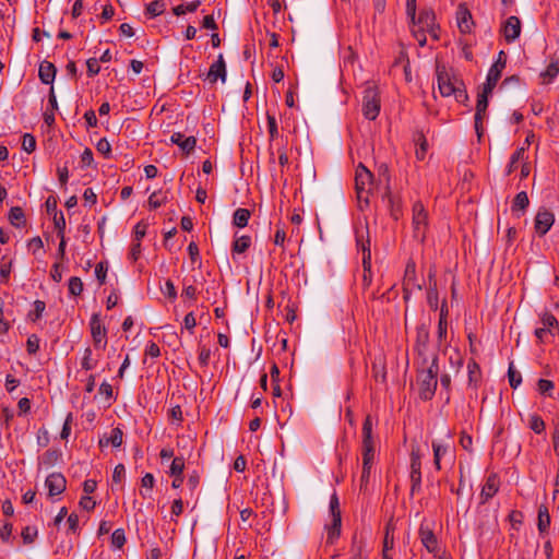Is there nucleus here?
Instances as JSON below:
<instances>
[{
    "label": "nucleus",
    "mask_w": 559,
    "mask_h": 559,
    "mask_svg": "<svg viewBox=\"0 0 559 559\" xmlns=\"http://www.w3.org/2000/svg\"><path fill=\"white\" fill-rule=\"evenodd\" d=\"M126 476V468L122 464H118L115 468H114V473H112V481L116 483V484H119Z\"/></svg>",
    "instance_id": "nucleus-61"
},
{
    "label": "nucleus",
    "mask_w": 559,
    "mask_h": 559,
    "mask_svg": "<svg viewBox=\"0 0 559 559\" xmlns=\"http://www.w3.org/2000/svg\"><path fill=\"white\" fill-rule=\"evenodd\" d=\"M36 536H37V530L34 527L26 526L22 531V538L25 544L33 543Z\"/></svg>",
    "instance_id": "nucleus-59"
},
{
    "label": "nucleus",
    "mask_w": 559,
    "mask_h": 559,
    "mask_svg": "<svg viewBox=\"0 0 559 559\" xmlns=\"http://www.w3.org/2000/svg\"><path fill=\"white\" fill-rule=\"evenodd\" d=\"M57 69L49 61H43L39 64L38 76L44 84H52Z\"/></svg>",
    "instance_id": "nucleus-23"
},
{
    "label": "nucleus",
    "mask_w": 559,
    "mask_h": 559,
    "mask_svg": "<svg viewBox=\"0 0 559 559\" xmlns=\"http://www.w3.org/2000/svg\"><path fill=\"white\" fill-rule=\"evenodd\" d=\"M96 148L97 151L105 155V156H108L111 152V145L110 143L107 141V139H100L97 144H96Z\"/></svg>",
    "instance_id": "nucleus-60"
},
{
    "label": "nucleus",
    "mask_w": 559,
    "mask_h": 559,
    "mask_svg": "<svg viewBox=\"0 0 559 559\" xmlns=\"http://www.w3.org/2000/svg\"><path fill=\"white\" fill-rule=\"evenodd\" d=\"M528 425H530V428L535 432V433H542L545 431V421L543 420V418L537 415V414H533L530 416V420H528Z\"/></svg>",
    "instance_id": "nucleus-37"
},
{
    "label": "nucleus",
    "mask_w": 559,
    "mask_h": 559,
    "mask_svg": "<svg viewBox=\"0 0 559 559\" xmlns=\"http://www.w3.org/2000/svg\"><path fill=\"white\" fill-rule=\"evenodd\" d=\"M126 543V535L122 528H117L111 534V544L116 548H121Z\"/></svg>",
    "instance_id": "nucleus-46"
},
{
    "label": "nucleus",
    "mask_w": 559,
    "mask_h": 559,
    "mask_svg": "<svg viewBox=\"0 0 559 559\" xmlns=\"http://www.w3.org/2000/svg\"><path fill=\"white\" fill-rule=\"evenodd\" d=\"M199 5H200L199 0L191 1L187 4H179L174 8V13L179 16V15H183L188 12H194L199 8Z\"/></svg>",
    "instance_id": "nucleus-38"
},
{
    "label": "nucleus",
    "mask_w": 559,
    "mask_h": 559,
    "mask_svg": "<svg viewBox=\"0 0 559 559\" xmlns=\"http://www.w3.org/2000/svg\"><path fill=\"white\" fill-rule=\"evenodd\" d=\"M9 219L15 227H23L26 223L24 212L19 206H14L10 210Z\"/></svg>",
    "instance_id": "nucleus-33"
},
{
    "label": "nucleus",
    "mask_w": 559,
    "mask_h": 559,
    "mask_svg": "<svg viewBox=\"0 0 559 559\" xmlns=\"http://www.w3.org/2000/svg\"><path fill=\"white\" fill-rule=\"evenodd\" d=\"M433 463L436 468L441 469V459L449 453V447L438 442H432Z\"/></svg>",
    "instance_id": "nucleus-29"
},
{
    "label": "nucleus",
    "mask_w": 559,
    "mask_h": 559,
    "mask_svg": "<svg viewBox=\"0 0 559 559\" xmlns=\"http://www.w3.org/2000/svg\"><path fill=\"white\" fill-rule=\"evenodd\" d=\"M86 67H87V74L91 78L95 76L100 71V67H99L98 60L96 58L87 59Z\"/></svg>",
    "instance_id": "nucleus-54"
},
{
    "label": "nucleus",
    "mask_w": 559,
    "mask_h": 559,
    "mask_svg": "<svg viewBox=\"0 0 559 559\" xmlns=\"http://www.w3.org/2000/svg\"><path fill=\"white\" fill-rule=\"evenodd\" d=\"M154 484H155V478H154L153 474L146 473L141 479L140 495L143 498H150L151 493H152V489L154 487Z\"/></svg>",
    "instance_id": "nucleus-30"
},
{
    "label": "nucleus",
    "mask_w": 559,
    "mask_h": 559,
    "mask_svg": "<svg viewBox=\"0 0 559 559\" xmlns=\"http://www.w3.org/2000/svg\"><path fill=\"white\" fill-rule=\"evenodd\" d=\"M537 520L538 531L540 534H544L550 525V515L546 506H539Z\"/></svg>",
    "instance_id": "nucleus-24"
},
{
    "label": "nucleus",
    "mask_w": 559,
    "mask_h": 559,
    "mask_svg": "<svg viewBox=\"0 0 559 559\" xmlns=\"http://www.w3.org/2000/svg\"><path fill=\"white\" fill-rule=\"evenodd\" d=\"M251 246V237L247 235H242L239 237H236V239L233 242L231 251L234 254H241L246 252Z\"/></svg>",
    "instance_id": "nucleus-27"
},
{
    "label": "nucleus",
    "mask_w": 559,
    "mask_h": 559,
    "mask_svg": "<svg viewBox=\"0 0 559 559\" xmlns=\"http://www.w3.org/2000/svg\"><path fill=\"white\" fill-rule=\"evenodd\" d=\"M413 27L423 29V31H431L432 26L436 24V16L433 11L431 10H423L420 11L418 17H415V21H412Z\"/></svg>",
    "instance_id": "nucleus-19"
},
{
    "label": "nucleus",
    "mask_w": 559,
    "mask_h": 559,
    "mask_svg": "<svg viewBox=\"0 0 559 559\" xmlns=\"http://www.w3.org/2000/svg\"><path fill=\"white\" fill-rule=\"evenodd\" d=\"M438 88L443 97L454 96L460 103L468 99L466 91L463 88V82L452 78L444 69L437 70Z\"/></svg>",
    "instance_id": "nucleus-3"
},
{
    "label": "nucleus",
    "mask_w": 559,
    "mask_h": 559,
    "mask_svg": "<svg viewBox=\"0 0 559 559\" xmlns=\"http://www.w3.org/2000/svg\"><path fill=\"white\" fill-rule=\"evenodd\" d=\"M114 15H115L114 7L111 4H106V5H104L99 17L102 20V23H106L109 20H111Z\"/></svg>",
    "instance_id": "nucleus-62"
},
{
    "label": "nucleus",
    "mask_w": 559,
    "mask_h": 559,
    "mask_svg": "<svg viewBox=\"0 0 559 559\" xmlns=\"http://www.w3.org/2000/svg\"><path fill=\"white\" fill-rule=\"evenodd\" d=\"M170 142L178 145L186 154L191 153L197 145V139L194 136H185L180 132L173 133Z\"/></svg>",
    "instance_id": "nucleus-20"
},
{
    "label": "nucleus",
    "mask_w": 559,
    "mask_h": 559,
    "mask_svg": "<svg viewBox=\"0 0 559 559\" xmlns=\"http://www.w3.org/2000/svg\"><path fill=\"white\" fill-rule=\"evenodd\" d=\"M485 116H486L485 111H475V117H474L475 123L474 124H475V130H476L478 138H480L483 135V121L485 119Z\"/></svg>",
    "instance_id": "nucleus-58"
},
{
    "label": "nucleus",
    "mask_w": 559,
    "mask_h": 559,
    "mask_svg": "<svg viewBox=\"0 0 559 559\" xmlns=\"http://www.w3.org/2000/svg\"><path fill=\"white\" fill-rule=\"evenodd\" d=\"M12 261H5L4 258L0 262V281L7 283L11 273Z\"/></svg>",
    "instance_id": "nucleus-45"
},
{
    "label": "nucleus",
    "mask_w": 559,
    "mask_h": 559,
    "mask_svg": "<svg viewBox=\"0 0 559 559\" xmlns=\"http://www.w3.org/2000/svg\"><path fill=\"white\" fill-rule=\"evenodd\" d=\"M414 289L420 290L421 285L417 281L415 262L408 260L403 277V298L408 300Z\"/></svg>",
    "instance_id": "nucleus-10"
},
{
    "label": "nucleus",
    "mask_w": 559,
    "mask_h": 559,
    "mask_svg": "<svg viewBox=\"0 0 559 559\" xmlns=\"http://www.w3.org/2000/svg\"><path fill=\"white\" fill-rule=\"evenodd\" d=\"M419 537H420L421 544L425 546V548L429 552H435L437 550L438 540H437V537H436L435 533L432 532V530H430L428 526L421 524L420 528H419Z\"/></svg>",
    "instance_id": "nucleus-21"
},
{
    "label": "nucleus",
    "mask_w": 559,
    "mask_h": 559,
    "mask_svg": "<svg viewBox=\"0 0 559 559\" xmlns=\"http://www.w3.org/2000/svg\"><path fill=\"white\" fill-rule=\"evenodd\" d=\"M508 378L510 386L513 389H516L522 382L521 373L514 369L512 362L510 364L508 369Z\"/></svg>",
    "instance_id": "nucleus-40"
},
{
    "label": "nucleus",
    "mask_w": 559,
    "mask_h": 559,
    "mask_svg": "<svg viewBox=\"0 0 559 559\" xmlns=\"http://www.w3.org/2000/svg\"><path fill=\"white\" fill-rule=\"evenodd\" d=\"M26 349H27L28 354H31V355L36 354L38 352L39 338L35 334H32L31 336H28L27 342H26Z\"/></svg>",
    "instance_id": "nucleus-53"
},
{
    "label": "nucleus",
    "mask_w": 559,
    "mask_h": 559,
    "mask_svg": "<svg viewBox=\"0 0 559 559\" xmlns=\"http://www.w3.org/2000/svg\"><path fill=\"white\" fill-rule=\"evenodd\" d=\"M507 64V56L504 51H500L498 53V58L496 62L490 67L486 82L483 84L484 87H486L487 92H492L496 87L499 79L501 78V73Z\"/></svg>",
    "instance_id": "nucleus-8"
},
{
    "label": "nucleus",
    "mask_w": 559,
    "mask_h": 559,
    "mask_svg": "<svg viewBox=\"0 0 559 559\" xmlns=\"http://www.w3.org/2000/svg\"><path fill=\"white\" fill-rule=\"evenodd\" d=\"M414 141L418 145V148L416 150V157L423 160L428 148L427 139L421 131H417L414 135Z\"/></svg>",
    "instance_id": "nucleus-28"
},
{
    "label": "nucleus",
    "mask_w": 559,
    "mask_h": 559,
    "mask_svg": "<svg viewBox=\"0 0 559 559\" xmlns=\"http://www.w3.org/2000/svg\"><path fill=\"white\" fill-rule=\"evenodd\" d=\"M554 223L555 215L546 209H540L535 216L534 227L539 236H544L548 233Z\"/></svg>",
    "instance_id": "nucleus-12"
},
{
    "label": "nucleus",
    "mask_w": 559,
    "mask_h": 559,
    "mask_svg": "<svg viewBox=\"0 0 559 559\" xmlns=\"http://www.w3.org/2000/svg\"><path fill=\"white\" fill-rule=\"evenodd\" d=\"M499 490V478L496 474H491L487 477L481 491H480V503L485 504L491 499Z\"/></svg>",
    "instance_id": "nucleus-18"
},
{
    "label": "nucleus",
    "mask_w": 559,
    "mask_h": 559,
    "mask_svg": "<svg viewBox=\"0 0 559 559\" xmlns=\"http://www.w3.org/2000/svg\"><path fill=\"white\" fill-rule=\"evenodd\" d=\"M72 421H73V415H72V413H69L66 417V420H64V424H63V427H62V430L60 433L61 439L67 440L69 438V436L71 433Z\"/></svg>",
    "instance_id": "nucleus-55"
},
{
    "label": "nucleus",
    "mask_w": 559,
    "mask_h": 559,
    "mask_svg": "<svg viewBox=\"0 0 559 559\" xmlns=\"http://www.w3.org/2000/svg\"><path fill=\"white\" fill-rule=\"evenodd\" d=\"M342 516L340 510V501L336 493L330 499L329 520L325 523L328 530V542L333 543L341 534Z\"/></svg>",
    "instance_id": "nucleus-6"
},
{
    "label": "nucleus",
    "mask_w": 559,
    "mask_h": 559,
    "mask_svg": "<svg viewBox=\"0 0 559 559\" xmlns=\"http://www.w3.org/2000/svg\"><path fill=\"white\" fill-rule=\"evenodd\" d=\"M554 388L555 384L550 380L539 379L537 382V390L543 395L551 396Z\"/></svg>",
    "instance_id": "nucleus-43"
},
{
    "label": "nucleus",
    "mask_w": 559,
    "mask_h": 559,
    "mask_svg": "<svg viewBox=\"0 0 559 559\" xmlns=\"http://www.w3.org/2000/svg\"><path fill=\"white\" fill-rule=\"evenodd\" d=\"M107 270H108V267L105 262H99L95 266V275L100 284L105 283Z\"/></svg>",
    "instance_id": "nucleus-56"
},
{
    "label": "nucleus",
    "mask_w": 559,
    "mask_h": 559,
    "mask_svg": "<svg viewBox=\"0 0 559 559\" xmlns=\"http://www.w3.org/2000/svg\"><path fill=\"white\" fill-rule=\"evenodd\" d=\"M503 36L508 43L514 41L521 34V21L518 16L511 15L502 27Z\"/></svg>",
    "instance_id": "nucleus-17"
},
{
    "label": "nucleus",
    "mask_w": 559,
    "mask_h": 559,
    "mask_svg": "<svg viewBox=\"0 0 559 559\" xmlns=\"http://www.w3.org/2000/svg\"><path fill=\"white\" fill-rule=\"evenodd\" d=\"M372 188V174L359 164L355 171V190L357 193L358 205L362 210V203L368 205L369 194Z\"/></svg>",
    "instance_id": "nucleus-4"
},
{
    "label": "nucleus",
    "mask_w": 559,
    "mask_h": 559,
    "mask_svg": "<svg viewBox=\"0 0 559 559\" xmlns=\"http://www.w3.org/2000/svg\"><path fill=\"white\" fill-rule=\"evenodd\" d=\"M528 204H530V200H528L527 193L525 191H521L513 199L512 211L513 212L524 211V210H526Z\"/></svg>",
    "instance_id": "nucleus-35"
},
{
    "label": "nucleus",
    "mask_w": 559,
    "mask_h": 559,
    "mask_svg": "<svg viewBox=\"0 0 559 559\" xmlns=\"http://www.w3.org/2000/svg\"><path fill=\"white\" fill-rule=\"evenodd\" d=\"M162 293L171 300L177 298V290L170 280L166 281L165 286L162 288Z\"/></svg>",
    "instance_id": "nucleus-57"
},
{
    "label": "nucleus",
    "mask_w": 559,
    "mask_h": 559,
    "mask_svg": "<svg viewBox=\"0 0 559 559\" xmlns=\"http://www.w3.org/2000/svg\"><path fill=\"white\" fill-rule=\"evenodd\" d=\"M147 223L145 222H139L135 226H134V237H133V240L134 241H142V239L144 238L145 234H146V229H147Z\"/></svg>",
    "instance_id": "nucleus-52"
},
{
    "label": "nucleus",
    "mask_w": 559,
    "mask_h": 559,
    "mask_svg": "<svg viewBox=\"0 0 559 559\" xmlns=\"http://www.w3.org/2000/svg\"><path fill=\"white\" fill-rule=\"evenodd\" d=\"M45 485L48 488L49 496L53 497L61 495L66 490L67 480L62 474L52 473L47 476Z\"/></svg>",
    "instance_id": "nucleus-15"
},
{
    "label": "nucleus",
    "mask_w": 559,
    "mask_h": 559,
    "mask_svg": "<svg viewBox=\"0 0 559 559\" xmlns=\"http://www.w3.org/2000/svg\"><path fill=\"white\" fill-rule=\"evenodd\" d=\"M164 3L162 1H152L147 7L146 11L151 16H157L164 12Z\"/></svg>",
    "instance_id": "nucleus-50"
},
{
    "label": "nucleus",
    "mask_w": 559,
    "mask_h": 559,
    "mask_svg": "<svg viewBox=\"0 0 559 559\" xmlns=\"http://www.w3.org/2000/svg\"><path fill=\"white\" fill-rule=\"evenodd\" d=\"M362 94V114L365 118L374 120L380 111V96L377 85L373 82H367Z\"/></svg>",
    "instance_id": "nucleus-5"
},
{
    "label": "nucleus",
    "mask_w": 559,
    "mask_h": 559,
    "mask_svg": "<svg viewBox=\"0 0 559 559\" xmlns=\"http://www.w3.org/2000/svg\"><path fill=\"white\" fill-rule=\"evenodd\" d=\"M457 27L462 34H471L474 27V21L471 11L466 4L461 3L456 11Z\"/></svg>",
    "instance_id": "nucleus-14"
},
{
    "label": "nucleus",
    "mask_w": 559,
    "mask_h": 559,
    "mask_svg": "<svg viewBox=\"0 0 559 559\" xmlns=\"http://www.w3.org/2000/svg\"><path fill=\"white\" fill-rule=\"evenodd\" d=\"M526 148L524 146L519 147L510 157V162L507 166L506 174L509 176L516 168V164L524 158Z\"/></svg>",
    "instance_id": "nucleus-34"
},
{
    "label": "nucleus",
    "mask_w": 559,
    "mask_h": 559,
    "mask_svg": "<svg viewBox=\"0 0 559 559\" xmlns=\"http://www.w3.org/2000/svg\"><path fill=\"white\" fill-rule=\"evenodd\" d=\"M183 469H185L183 457H180V456L174 457L171 465H170V475L171 476H182Z\"/></svg>",
    "instance_id": "nucleus-42"
},
{
    "label": "nucleus",
    "mask_w": 559,
    "mask_h": 559,
    "mask_svg": "<svg viewBox=\"0 0 559 559\" xmlns=\"http://www.w3.org/2000/svg\"><path fill=\"white\" fill-rule=\"evenodd\" d=\"M540 322H542V328L550 329V330H552L555 326L558 325L557 319L555 318L554 314H551L549 312H545L543 314Z\"/></svg>",
    "instance_id": "nucleus-51"
},
{
    "label": "nucleus",
    "mask_w": 559,
    "mask_h": 559,
    "mask_svg": "<svg viewBox=\"0 0 559 559\" xmlns=\"http://www.w3.org/2000/svg\"><path fill=\"white\" fill-rule=\"evenodd\" d=\"M427 302L429 305V307L433 310H436L438 308V302H439V296H438V290L436 288V285L432 287L430 286L427 290Z\"/></svg>",
    "instance_id": "nucleus-48"
},
{
    "label": "nucleus",
    "mask_w": 559,
    "mask_h": 559,
    "mask_svg": "<svg viewBox=\"0 0 559 559\" xmlns=\"http://www.w3.org/2000/svg\"><path fill=\"white\" fill-rule=\"evenodd\" d=\"M122 439H123V431L119 427H116L110 431V436L106 440L105 444L110 443L112 447L118 448L122 444ZM99 445L100 447L104 445L103 439L99 440Z\"/></svg>",
    "instance_id": "nucleus-32"
},
{
    "label": "nucleus",
    "mask_w": 559,
    "mask_h": 559,
    "mask_svg": "<svg viewBox=\"0 0 559 559\" xmlns=\"http://www.w3.org/2000/svg\"><path fill=\"white\" fill-rule=\"evenodd\" d=\"M145 355L152 358L158 357L160 355L158 345L154 342H150L145 347Z\"/></svg>",
    "instance_id": "nucleus-64"
},
{
    "label": "nucleus",
    "mask_w": 559,
    "mask_h": 559,
    "mask_svg": "<svg viewBox=\"0 0 559 559\" xmlns=\"http://www.w3.org/2000/svg\"><path fill=\"white\" fill-rule=\"evenodd\" d=\"M266 119H267V128H269L270 139L275 140V138L278 135L276 118H275V116L270 115L267 112Z\"/></svg>",
    "instance_id": "nucleus-49"
},
{
    "label": "nucleus",
    "mask_w": 559,
    "mask_h": 559,
    "mask_svg": "<svg viewBox=\"0 0 559 559\" xmlns=\"http://www.w3.org/2000/svg\"><path fill=\"white\" fill-rule=\"evenodd\" d=\"M227 76L226 71V63L224 60L223 55H218L217 60L211 64L209 72H207V80L211 83H216L217 80H221L223 83H225Z\"/></svg>",
    "instance_id": "nucleus-16"
},
{
    "label": "nucleus",
    "mask_w": 559,
    "mask_h": 559,
    "mask_svg": "<svg viewBox=\"0 0 559 559\" xmlns=\"http://www.w3.org/2000/svg\"><path fill=\"white\" fill-rule=\"evenodd\" d=\"M468 383L476 385L480 378V368L475 360H469L467 364Z\"/></svg>",
    "instance_id": "nucleus-36"
},
{
    "label": "nucleus",
    "mask_w": 559,
    "mask_h": 559,
    "mask_svg": "<svg viewBox=\"0 0 559 559\" xmlns=\"http://www.w3.org/2000/svg\"><path fill=\"white\" fill-rule=\"evenodd\" d=\"M559 73V59L551 60L546 70L540 73L544 84L550 83Z\"/></svg>",
    "instance_id": "nucleus-25"
},
{
    "label": "nucleus",
    "mask_w": 559,
    "mask_h": 559,
    "mask_svg": "<svg viewBox=\"0 0 559 559\" xmlns=\"http://www.w3.org/2000/svg\"><path fill=\"white\" fill-rule=\"evenodd\" d=\"M421 462H420V453L419 448L412 449L411 453V483H412V493L416 490L420 489L421 485Z\"/></svg>",
    "instance_id": "nucleus-11"
},
{
    "label": "nucleus",
    "mask_w": 559,
    "mask_h": 559,
    "mask_svg": "<svg viewBox=\"0 0 559 559\" xmlns=\"http://www.w3.org/2000/svg\"><path fill=\"white\" fill-rule=\"evenodd\" d=\"M83 292V283L80 277L72 276L69 280V293L72 296H80Z\"/></svg>",
    "instance_id": "nucleus-41"
},
{
    "label": "nucleus",
    "mask_w": 559,
    "mask_h": 559,
    "mask_svg": "<svg viewBox=\"0 0 559 559\" xmlns=\"http://www.w3.org/2000/svg\"><path fill=\"white\" fill-rule=\"evenodd\" d=\"M429 343V329L426 324H420L416 330V344L415 348L419 355H423Z\"/></svg>",
    "instance_id": "nucleus-22"
},
{
    "label": "nucleus",
    "mask_w": 559,
    "mask_h": 559,
    "mask_svg": "<svg viewBox=\"0 0 559 559\" xmlns=\"http://www.w3.org/2000/svg\"><path fill=\"white\" fill-rule=\"evenodd\" d=\"M251 213L249 210L239 207L234 212L233 224L238 228H243L248 225Z\"/></svg>",
    "instance_id": "nucleus-26"
},
{
    "label": "nucleus",
    "mask_w": 559,
    "mask_h": 559,
    "mask_svg": "<svg viewBox=\"0 0 559 559\" xmlns=\"http://www.w3.org/2000/svg\"><path fill=\"white\" fill-rule=\"evenodd\" d=\"M357 248L358 251H361V261L364 266V282L369 285L371 283V252H370V242H364L359 238H357Z\"/></svg>",
    "instance_id": "nucleus-13"
},
{
    "label": "nucleus",
    "mask_w": 559,
    "mask_h": 559,
    "mask_svg": "<svg viewBox=\"0 0 559 559\" xmlns=\"http://www.w3.org/2000/svg\"><path fill=\"white\" fill-rule=\"evenodd\" d=\"M426 33H427L426 31L412 27V34L415 37V39L418 41L420 47H424L427 43Z\"/></svg>",
    "instance_id": "nucleus-63"
},
{
    "label": "nucleus",
    "mask_w": 559,
    "mask_h": 559,
    "mask_svg": "<svg viewBox=\"0 0 559 559\" xmlns=\"http://www.w3.org/2000/svg\"><path fill=\"white\" fill-rule=\"evenodd\" d=\"M438 359L435 357L427 369H423L417 374L418 394L423 401H430L438 385Z\"/></svg>",
    "instance_id": "nucleus-2"
},
{
    "label": "nucleus",
    "mask_w": 559,
    "mask_h": 559,
    "mask_svg": "<svg viewBox=\"0 0 559 559\" xmlns=\"http://www.w3.org/2000/svg\"><path fill=\"white\" fill-rule=\"evenodd\" d=\"M90 328L95 348L105 349L107 345V331L98 313H94L92 316L90 321Z\"/></svg>",
    "instance_id": "nucleus-9"
},
{
    "label": "nucleus",
    "mask_w": 559,
    "mask_h": 559,
    "mask_svg": "<svg viewBox=\"0 0 559 559\" xmlns=\"http://www.w3.org/2000/svg\"><path fill=\"white\" fill-rule=\"evenodd\" d=\"M98 364V359L93 357L91 347H86L81 359L82 369L90 371L93 370Z\"/></svg>",
    "instance_id": "nucleus-31"
},
{
    "label": "nucleus",
    "mask_w": 559,
    "mask_h": 559,
    "mask_svg": "<svg viewBox=\"0 0 559 559\" xmlns=\"http://www.w3.org/2000/svg\"><path fill=\"white\" fill-rule=\"evenodd\" d=\"M22 147L27 153L34 152L35 148H36V139H35V136L32 135L31 133H25L23 135Z\"/></svg>",
    "instance_id": "nucleus-47"
},
{
    "label": "nucleus",
    "mask_w": 559,
    "mask_h": 559,
    "mask_svg": "<svg viewBox=\"0 0 559 559\" xmlns=\"http://www.w3.org/2000/svg\"><path fill=\"white\" fill-rule=\"evenodd\" d=\"M492 92H487L486 87L483 86V90L480 93H478L477 96V103H476V111H487L488 108V96Z\"/></svg>",
    "instance_id": "nucleus-39"
},
{
    "label": "nucleus",
    "mask_w": 559,
    "mask_h": 559,
    "mask_svg": "<svg viewBox=\"0 0 559 559\" xmlns=\"http://www.w3.org/2000/svg\"><path fill=\"white\" fill-rule=\"evenodd\" d=\"M374 452L376 443L372 437V421L371 418L367 416L362 425V484L368 481L370 469L374 461Z\"/></svg>",
    "instance_id": "nucleus-1"
},
{
    "label": "nucleus",
    "mask_w": 559,
    "mask_h": 559,
    "mask_svg": "<svg viewBox=\"0 0 559 559\" xmlns=\"http://www.w3.org/2000/svg\"><path fill=\"white\" fill-rule=\"evenodd\" d=\"M166 202V197L163 195L162 191L153 192L148 198V206L151 209H157Z\"/></svg>",
    "instance_id": "nucleus-44"
},
{
    "label": "nucleus",
    "mask_w": 559,
    "mask_h": 559,
    "mask_svg": "<svg viewBox=\"0 0 559 559\" xmlns=\"http://www.w3.org/2000/svg\"><path fill=\"white\" fill-rule=\"evenodd\" d=\"M428 227V213L421 202H416L413 206V229L414 237L424 241Z\"/></svg>",
    "instance_id": "nucleus-7"
}]
</instances>
